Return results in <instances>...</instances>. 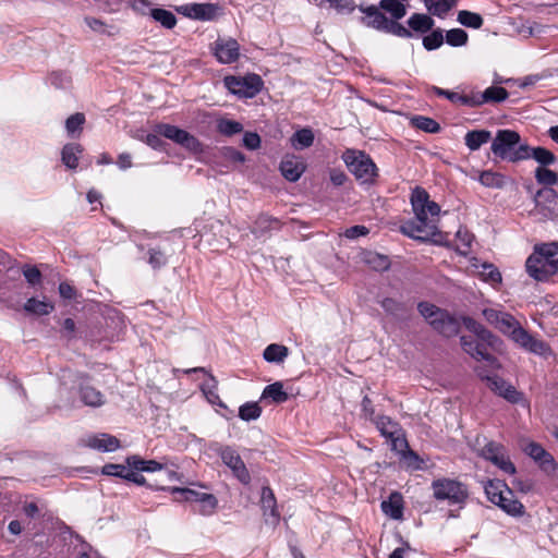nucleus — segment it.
Returning a JSON list of instances; mask_svg holds the SVG:
<instances>
[{
  "mask_svg": "<svg viewBox=\"0 0 558 558\" xmlns=\"http://www.w3.org/2000/svg\"><path fill=\"white\" fill-rule=\"evenodd\" d=\"M482 314L488 324L530 352L543 354L547 350L546 343L530 335L511 314L494 308H484Z\"/></svg>",
  "mask_w": 558,
  "mask_h": 558,
  "instance_id": "nucleus-1",
  "label": "nucleus"
},
{
  "mask_svg": "<svg viewBox=\"0 0 558 558\" xmlns=\"http://www.w3.org/2000/svg\"><path fill=\"white\" fill-rule=\"evenodd\" d=\"M490 149L496 157L510 162L529 159L530 146L521 143V136L513 130H498Z\"/></svg>",
  "mask_w": 558,
  "mask_h": 558,
  "instance_id": "nucleus-2",
  "label": "nucleus"
},
{
  "mask_svg": "<svg viewBox=\"0 0 558 558\" xmlns=\"http://www.w3.org/2000/svg\"><path fill=\"white\" fill-rule=\"evenodd\" d=\"M417 311L430 327L444 337L451 338L459 333L460 320L448 311L428 302H420Z\"/></svg>",
  "mask_w": 558,
  "mask_h": 558,
  "instance_id": "nucleus-3",
  "label": "nucleus"
},
{
  "mask_svg": "<svg viewBox=\"0 0 558 558\" xmlns=\"http://www.w3.org/2000/svg\"><path fill=\"white\" fill-rule=\"evenodd\" d=\"M342 159L348 169L362 183H372L377 177V167L372 158L362 150L347 149Z\"/></svg>",
  "mask_w": 558,
  "mask_h": 558,
  "instance_id": "nucleus-4",
  "label": "nucleus"
},
{
  "mask_svg": "<svg viewBox=\"0 0 558 558\" xmlns=\"http://www.w3.org/2000/svg\"><path fill=\"white\" fill-rule=\"evenodd\" d=\"M432 489L436 500H447L449 505L462 507L469 498L466 485L451 478L444 477L433 481Z\"/></svg>",
  "mask_w": 558,
  "mask_h": 558,
  "instance_id": "nucleus-5",
  "label": "nucleus"
},
{
  "mask_svg": "<svg viewBox=\"0 0 558 558\" xmlns=\"http://www.w3.org/2000/svg\"><path fill=\"white\" fill-rule=\"evenodd\" d=\"M411 205L416 220L430 226L433 230L437 231L435 221L440 213V207L437 203L429 199V195L424 189L416 186L412 191Z\"/></svg>",
  "mask_w": 558,
  "mask_h": 558,
  "instance_id": "nucleus-6",
  "label": "nucleus"
},
{
  "mask_svg": "<svg viewBox=\"0 0 558 558\" xmlns=\"http://www.w3.org/2000/svg\"><path fill=\"white\" fill-rule=\"evenodd\" d=\"M534 208L531 216L538 221L554 220L558 218V194L553 187H543L534 195Z\"/></svg>",
  "mask_w": 558,
  "mask_h": 558,
  "instance_id": "nucleus-7",
  "label": "nucleus"
},
{
  "mask_svg": "<svg viewBox=\"0 0 558 558\" xmlns=\"http://www.w3.org/2000/svg\"><path fill=\"white\" fill-rule=\"evenodd\" d=\"M155 132L181 145L191 153L198 154L203 151L202 143L194 135L175 125L160 123L156 125Z\"/></svg>",
  "mask_w": 558,
  "mask_h": 558,
  "instance_id": "nucleus-8",
  "label": "nucleus"
},
{
  "mask_svg": "<svg viewBox=\"0 0 558 558\" xmlns=\"http://www.w3.org/2000/svg\"><path fill=\"white\" fill-rule=\"evenodd\" d=\"M225 84L228 89L240 97L252 98L257 95L263 87V80L257 74L245 77L227 76Z\"/></svg>",
  "mask_w": 558,
  "mask_h": 558,
  "instance_id": "nucleus-9",
  "label": "nucleus"
},
{
  "mask_svg": "<svg viewBox=\"0 0 558 558\" xmlns=\"http://www.w3.org/2000/svg\"><path fill=\"white\" fill-rule=\"evenodd\" d=\"M461 347L465 353L471 355L476 361H485L493 369L500 367L497 359L488 352L490 345L478 338L470 336H462L460 338Z\"/></svg>",
  "mask_w": 558,
  "mask_h": 558,
  "instance_id": "nucleus-10",
  "label": "nucleus"
},
{
  "mask_svg": "<svg viewBox=\"0 0 558 558\" xmlns=\"http://www.w3.org/2000/svg\"><path fill=\"white\" fill-rule=\"evenodd\" d=\"M218 454L221 458L225 465H227L234 477L239 480L243 485L251 483V474L235 449L230 446H223L218 449Z\"/></svg>",
  "mask_w": 558,
  "mask_h": 558,
  "instance_id": "nucleus-11",
  "label": "nucleus"
},
{
  "mask_svg": "<svg viewBox=\"0 0 558 558\" xmlns=\"http://www.w3.org/2000/svg\"><path fill=\"white\" fill-rule=\"evenodd\" d=\"M481 456L494 463L507 474H514L515 466L506 454L505 447L495 441L487 442L481 450Z\"/></svg>",
  "mask_w": 558,
  "mask_h": 558,
  "instance_id": "nucleus-12",
  "label": "nucleus"
},
{
  "mask_svg": "<svg viewBox=\"0 0 558 558\" xmlns=\"http://www.w3.org/2000/svg\"><path fill=\"white\" fill-rule=\"evenodd\" d=\"M525 268L529 276L537 281H545L557 272L554 262H548L535 252L527 257Z\"/></svg>",
  "mask_w": 558,
  "mask_h": 558,
  "instance_id": "nucleus-13",
  "label": "nucleus"
},
{
  "mask_svg": "<svg viewBox=\"0 0 558 558\" xmlns=\"http://www.w3.org/2000/svg\"><path fill=\"white\" fill-rule=\"evenodd\" d=\"M177 12L194 20L213 21L217 17L220 7L216 3H189L175 8Z\"/></svg>",
  "mask_w": 558,
  "mask_h": 558,
  "instance_id": "nucleus-14",
  "label": "nucleus"
},
{
  "mask_svg": "<svg viewBox=\"0 0 558 558\" xmlns=\"http://www.w3.org/2000/svg\"><path fill=\"white\" fill-rule=\"evenodd\" d=\"M214 56L221 64L235 62L240 57V45L233 38H218L213 45Z\"/></svg>",
  "mask_w": 558,
  "mask_h": 558,
  "instance_id": "nucleus-15",
  "label": "nucleus"
},
{
  "mask_svg": "<svg viewBox=\"0 0 558 558\" xmlns=\"http://www.w3.org/2000/svg\"><path fill=\"white\" fill-rule=\"evenodd\" d=\"M509 94L506 88L500 86H490L483 93H472V108L480 107L484 104L501 102L508 98Z\"/></svg>",
  "mask_w": 558,
  "mask_h": 558,
  "instance_id": "nucleus-16",
  "label": "nucleus"
},
{
  "mask_svg": "<svg viewBox=\"0 0 558 558\" xmlns=\"http://www.w3.org/2000/svg\"><path fill=\"white\" fill-rule=\"evenodd\" d=\"M400 230L404 235L420 241H427L437 233L430 226L424 225L416 219L403 222Z\"/></svg>",
  "mask_w": 558,
  "mask_h": 558,
  "instance_id": "nucleus-17",
  "label": "nucleus"
},
{
  "mask_svg": "<svg viewBox=\"0 0 558 558\" xmlns=\"http://www.w3.org/2000/svg\"><path fill=\"white\" fill-rule=\"evenodd\" d=\"M361 12L365 14L362 22L372 28L384 32L387 28L389 19L380 11L381 9L376 5L357 7Z\"/></svg>",
  "mask_w": 558,
  "mask_h": 558,
  "instance_id": "nucleus-18",
  "label": "nucleus"
},
{
  "mask_svg": "<svg viewBox=\"0 0 558 558\" xmlns=\"http://www.w3.org/2000/svg\"><path fill=\"white\" fill-rule=\"evenodd\" d=\"M78 398L84 405L90 408H100L106 403V396L88 383L78 385Z\"/></svg>",
  "mask_w": 558,
  "mask_h": 558,
  "instance_id": "nucleus-19",
  "label": "nucleus"
},
{
  "mask_svg": "<svg viewBox=\"0 0 558 558\" xmlns=\"http://www.w3.org/2000/svg\"><path fill=\"white\" fill-rule=\"evenodd\" d=\"M464 327L474 333L475 338L480 340L486 341L492 349L497 347L499 339L494 336L488 329H486L481 323L476 322L474 318L469 316H463L461 318Z\"/></svg>",
  "mask_w": 558,
  "mask_h": 558,
  "instance_id": "nucleus-20",
  "label": "nucleus"
},
{
  "mask_svg": "<svg viewBox=\"0 0 558 558\" xmlns=\"http://www.w3.org/2000/svg\"><path fill=\"white\" fill-rule=\"evenodd\" d=\"M494 505L512 517H521L524 514L525 508L523 504L514 497L513 492L509 488H506V493L502 494L500 501H496Z\"/></svg>",
  "mask_w": 558,
  "mask_h": 558,
  "instance_id": "nucleus-21",
  "label": "nucleus"
},
{
  "mask_svg": "<svg viewBox=\"0 0 558 558\" xmlns=\"http://www.w3.org/2000/svg\"><path fill=\"white\" fill-rule=\"evenodd\" d=\"M304 170L305 166L295 157H286L280 163L281 174L290 182L298 181Z\"/></svg>",
  "mask_w": 558,
  "mask_h": 558,
  "instance_id": "nucleus-22",
  "label": "nucleus"
},
{
  "mask_svg": "<svg viewBox=\"0 0 558 558\" xmlns=\"http://www.w3.org/2000/svg\"><path fill=\"white\" fill-rule=\"evenodd\" d=\"M380 507L383 512L393 520H401L403 517V499L399 493H392Z\"/></svg>",
  "mask_w": 558,
  "mask_h": 558,
  "instance_id": "nucleus-23",
  "label": "nucleus"
},
{
  "mask_svg": "<svg viewBox=\"0 0 558 558\" xmlns=\"http://www.w3.org/2000/svg\"><path fill=\"white\" fill-rule=\"evenodd\" d=\"M280 228V221L267 215H259L251 228V232L256 236L260 238L266 233L278 230Z\"/></svg>",
  "mask_w": 558,
  "mask_h": 558,
  "instance_id": "nucleus-24",
  "label": "nucleus"
},
{
  "mask_svg": "<svg viewBox=\"0 0 558 558\" xmlns=\"http://www.w3.org/2000/svg\"><path fill=\"white\" fill-rule=\"evenodd\" d=\"M82 153V145L77 143H69L62 148L61 160L66 168L75 169L78 165V158Z\"/></svg>",
  "mask_w": 558,
  "mask_h": 558,
  "instance_id": "nucleus-25",
  "label": "nucleus"
},
{
  "mask_svg": "<svg viewBox=\"0 0 558 558\" xmlns=\"http://www.w3.org/2000/svg\"><path fill=\"white\" fill-rule=\"evenodd\" d=\"M492 140V133L487 130H473L469 131L464 136L466 147L474 151L481 148L482 145Z\"/></svg>",
  "mask_w": 558,
  "mask_h": 558,
  "instance_id": "nucleus-26",
  "label": "nucleus"
},
{
  "mask_svg": "<svg viewBox=\"0 0 558 558\" xmlns=\"http://www.w3.org/2000/svg\"><path fill=\"white\" fill-rule=\"evenodd\" d=\"M88 446L100 451H114L119 448L120 441L114 436L100 434L89 438Z\"/></svg>",
  "mask_w": 558,
  "mask_h": 558,
  "instance_id": "nucleus-27",
  "label": "nucleus"
},
{
  "mask_svg": "<svg viewBox=\"0 0 558 558\" xmlns=\"http://www.w3.org/2000/svg\"><path fill=\"white\" fill-rule=\"evenodd\" d=\"M380 305L387 314L392 315L397 319L402 320L409 316V308L407 305L392 298H385L380 302Z\"/></svg>",
  "mask_w": 558,
  "mask_h": 558,
  "instance_id": "nucleus-28",
  "label": "nucleus"
},
{
  "mask_svg": "<svg viewBox=\"0 0 558 558\" xmlns=\"http://www.w3.org/2000/svg\"><path fill=\"white\" fill-rule=\"evenodd\" d=\"M24 311L28 314L44 316L50 314L54 310V305L46 300H37L29 298L23 306Z\"/></svg>",
  "mask_w": 558,
  "mask_h": 558,
  "instance_id": "nucleus-29",
  "label": "nucleus"
},
{
  "mask_svg": "<svg viewBox=\"0 0 558 558\" xmlns=\"http://www.w3.org/2000/svg\"><path fill=\"white\" fill-rule=\"evenodd\" d=\"M378 432L386 438H393L399 432V424L387 415H376L372 421Z\"/></svg>",
  "mask_w": 558,
  "mask_h": 558,
  "instance_id": "nucleus-30",
  "label": "nucleus"
},
{
  "mask_svg": "<svg viewBox=\"0 0 558 558\" xmlns=\"http://www.w3.org/2000/svg\"><path fill=\"white\" fill-rule=\"evenodd\" d=\"M424 4L430 14L444 17L456 5V0H424Z\"/></svg>",
  "mask_w": 558,
  "mask_h": 558,
  "instance_id": "nucleus-31",
  "label": "nucleus"
},
{
  "mask_svg": "<svg viewBox=\"0 0 558 558\" xmlns=\"http://www.w3.org/2000/svg\"><path fill=\"white\" fill-rule=\"evenodd\" d=\"M289 354L286 345L271 343L264 350L263 356L269 363H282Z\"/></svg>",
  "mask_w": 558,
  "mask_h": 558,
  "instance_id": "nucleus-32",
  "label": "nucleus"
},
{
  "mask_svg": "<svg viewBox=\"0 0 558 558\" xmlns=\"http://www.w3.org/2000/svg\"><path fill=\"white\" fill-rule=\"evenodd\" d=\"M320 8H333L338 13H351L356 8L354 0H313Z\"/></svg>",
  "mask_w": 558,
  "mask_h": 558,
  "instance_id": "nucleus-33",
  "label": "nucleus"
},
{
  "mask_svg": "<svg viewBox=\"0 0 558 558\" xmlns=\"http://www.w3.org/2000/svg\"><path fill=\"white\" fill-rule=\"evenodd\" d=\"M408 25L415 32L426 33L434 26V20L422 13H414L408 20Z\"/></svg>",
  "mask_w": 558,
  "mask_h": 558,
  "instance_id": "nucleus-34",
  "label": "nucleus"
},
{
  "mask_svg": "<svg viewBox=\"0 0 558 558\" xmlns=\"http://www.w3.org/2000/svg\"><path fill=\"white\" fill-rule=\"evenodd\" d=\"M291 145L298 149H305L313 145L314 133L311 129H301L296 131L291 137Z\"/></svg>",
  "mask_w": 558,
  "mask_h": 558,
  "instance_id": "nucleus-35",
  "label": "nucleus"
},
{
  "mask_svg": "<svg viewBox=\"0 0 558 558\" xmlns=\"http://www.w3.org/2000/svg\"><path fill=\"white\" fill-rule=\"evenodd\" d=\"M262 398L271 399L275 403H283L288 400L289 396L283 390V385L281 381H276L265 387Z\"/></svg>",
  "mask_w": 558,
  "mask_h": 558,
  "instance_id": "nucleus-36",
  "label": "nucleus"
},
{
  "mask_svg": "<svg viewBox=\"0 0 558 558\" xmlns=\"http://www.w3.org/2000/svg\"><path fill=\"white\" fill-rule=\"evenodd\" d=\"M478 180L481 184L492 189H502L507 182V178L504 174L492 170L483 171Z\"/></svg>",
  "mask_w": 558,
  "mask_h": 558,
  "instance_id": "nucleus-37",
  "label": "nucleus"
},
{
  "mask_svg": "<svg viewBox=\"0 0 558 558\" xmlns=\"http://www.w3.org/2000/svg\"><path fill=\"white\" fill-rule=\"evenodd\" d=\"M411 124L412 126L430 134H436L440 131L439 123L425 116H414L411 119Z\"/></svg>",
  "mask_w": 558,
  "mask_h": 558,
  "instance_id": "nucleus-38",
  "label": "nucleus"
},
{
  "mask_svg": "<svg viewBox=\"0 0 558 558\" xmlns=\"http://www.w3.org/2000/svg\"><path fill=\"white\" fill-rule=\"evenodd\" d=\"M156 489L167 490L165 486H156ZM172 494H180L183 497V500L189 502H202L203 498L207 493H201L190 488H181V487H168Z\"/></svg>",
  "mask_w": 558,
  "mask_h": 558,
  "instance_id": "nucleus-39",
  "label": "nucleus"
},
{
  "mask_svg": "<svg viewBox=\"0 0 558 558\" xmlns=\"http://www.w3.org/2000/svg\"><path fill=\"white\" fill-rule=\"evenodd\" d=\"M378 7L389 13L393 20H400L407 14V7L397 0H380Z\"/></svg>",
  "mask_w": 558,
  "mask_h": 558,
  "instance_id": "nucleus-40",
  "label": "nucleus"
},
{
  "mask_svg": "<svg viewBox=\"0 0 558 558\" xmlns=\"http://www.w3.org/2000/svg\"><path fill=\"white\" fill-rule=\"evenodd\" d=\"M432 89L437 96L445 97L453 104H460L462 106L472 107L471 95H460L456 92L442 89L437 86H433Z\"/></svg>",
  "mask_w": 558,
  "mask_h": 558,
  "instance_id": "nucleus-41",
  "label": "nucleus"
},
{
  "mask_svg": "<svg viewBox=\"0 0 558 558\" xmlns=\"http://www.w3.org/2000/svg\"><path fill=\"white\" fill-rule=\"evenodd\" d=\"M481 268L482 269L478 271V275L483 281L492 284L493 287L501 283V274L493 264L484 263Z\"/></svg>",
  "mask_w": 558,
  "mask_h": 558,
  "instance_id": "nucleus-42",
  "label": "nucleus"
},
{
  "mask_svg": "<svg viewBox=\"0 0 558 558\" xmlns=\"http://www.w3.org/2000/svg\"><path fill=\"white\" fill-rule=\"evenodd\" d=\"M457 20L463 26L474 29L481 28L484 23L483 17L478 13L468 10L459 11Z\"/></svg>",
  "mask_w": 558,
  "mask_h": 558,
  "instance_id": "nucleus-43",
  "label": "nucleus"
},
{
  "mask_svg": "<svg viewBox=\"0 0 558 558\" xmlns=\"http://www.w3.org/2000/svg\"><path fill=\"white\" fill-rule=\"evenodd\" d=\"M485 494L488 500L493 504L496 501H500V498L504 493H506L507 485L499 480L488 481L485 485Z\"/></svg>",
  "mask_w": 558,
  "mask_h": 558,
  "instance_id": "nucleus-44",
  "label": "nucleus"
},
{
  "mask_svg": "<svg viewBox=\"0 0 558 558\" xmlns=\"http://www.w3.org/2000/svg\"><path fill=\"white\" fill-rule=\"evenodd\" d=\"M262 508L264 513L266 514L269 511V514L274 518H278L279 513L276 508V498L275 495L269 487H263L262 497H260Z\"/></svg>",
  "mask_w": 558,
  "mask_h": 558,
  "instance_id": "nucleus-45",
  "label": "nucleus"
},
{
  "mask_svg": "<svg viewBox=\"0 0 558 558\" xmlns=\"http://www.w3.org/2000/svg\"><path fill=\"white\" fill-rule=\"evenodd\" d=\"M151 17L159 22L163 27L166 28H173L177 24V17L175 15L165 9H151L150 10Z\"/></svg>",
  "mask_w": 558,
  "mask_h": 558,
  "instance_id": "nucleus-46",
  "label": "nucleus"
},
{
  "mask_svg": "<svg viewBox=\"0 0 558 558\" xmlns=\"http://www.w3.org/2000/svg\"><path fill=\"white\" fill-rule=\"evenodd\" d=\"M475 371L483 380H486L489 389L499 396L502 393L504 388L506 387V381L502 378L498 376H489L482 367H477Z\"/></svg>",
  "mask_w": 558,
  "mask_h": 558,
  "instance_id": "nucleus-47",
  "label": "nucleus"
},
{
  "mask_svg": "<svg viewBox=\"0 0 558 558\" xmlns=\"http://www.w3.org/2000/svg\"><path fill=\"white\" fill-rule=\"evenodd\" d=\"M260 414L262 408L257 402H246L239 409L240 418L246 422L257 420Z\"/></svg>",
  "mask_w": 558,
  "mask_h": 558,
  "instance_id": "nucleus-48",
  "label": "nucleus"
},
{
  "mask_svg": "<svg viewBox=\"0 0 558 558\" xmlns=\"http://www.w3.org/2000/svg\"><path fill=\"white\" fill-rule=\"evenodd\" d=\"M529 158L535 159L542 167L555 162V155L544 147H530Z\"/></svg>",
  "mask_w": 558,
  "mask_h": 558,
  "instance_id": "nucleus-49",
  "label": "nucleus"
},
{
  "mask_svg": "<svg viewBox=\"0 0 558 558\" xmlns=\"http://www.w3.org/2000/svg\"><path fill=\"white\" fill-rule=\"evenodd\" d=\"M535 178L539 184H544L545 187H551L558 182V175L556 172L545 168L538 167L535 170Z\"/></svg>",
  "mask_w": 558,
  "mask_h": 558,
  "instance_id": "nucleus-50",
  "label": "nucleus"
},
{
  "mask_svg": "<svg viewBox=\"0 0 558 558\" xmlns=\"http://www.w3.org/2000/svg\"><path fill=\"white\" fill-rule=\"evenodd\" d=\"M217 130L226 136H231L242 132L243 125L238 121L221 119L218 121Z\"/></svg>",
  "mask_w": 558,
  "mask_h": 558,
  "instance_id": "nucleus-51",
  "label": "nucleus"
},
{
  "mask_svg": "<svg viewBox=\"0 0 558 558\" xmlns=\"http://www.w3.org/2000/svg\"><path fill=\"white\" fill-rule=\"evenodd\" d=\"M534 252L546 258L548 262H554V264H556V258L558 255V242L536 245Z\"/></svg>",
  "mask_w": 558,
  "mask_h": 558,
  "instance_id": "nucleus-52",
  "label": "nucleus"
},
{
  "mask_svg": "<svg viewBox=\"0 0 558 558\" xmlns=\"http://www.w3.org/2000/svg\"><path fill=\"white\" fill-rule=\"evenodd\" d=\"M446 41L452 47L463 46L468 41V34L462 28H452L447 32Z\"/></svg>",
  "mask_w": 558,
  "mask_h": 558,
  "instance_id": "nucleus-53",
  "label": "nucleus"
},
{
  "mask_svg": "<svg viewBox=\"0 0 558 558\" xmlns=\"http://www.w3.org/2000/svg\"><path fill=\"white\" fill-rule=\"evenodd\" d=\"M85 123V116L81 112L70 116L65 121V129L70 136H73L75 132H81L83 124Z\"/></svg>",
  "mask_w": 558,
  "mask_h": 558,
  "instance_id": "nucleus-54",
  "label": "nucleus"
},
{
  "mask_svg": "<svg viewBox=\"0 0 558 558\" xmlns=\"http://www.w3.org/2000/svg\"><path fill=\"white\" fill-rule=\"evenodd\" d=\"M444 43V35L441 29L433 31L429 35L423 38V46L426 50H435Z\"/></svg>",
  "mask_w": 558,
  "mask_h": 558,
  "instance_id": "nucleus-55",
  "label": "nucleus"
},
{
  "mask_svg": "<svg viewBox=\"0 0 558 558\" xmlns=\"http://www.w3.org/2000/svg\"><path fill=\"white\" fill-rule=\"evenodd\" d=\"M365 262L376 270H386L389 268L388 258L377 253H368Z\"/></svg>",
  "mask_w": 558,
  "mask_h": 558,
  "instance_id": "nucleus-56",
  "label": "nucleus"
},
{
  "mask_svg": "<svg viewBox=\"0 0 558 558\" xmlns=\"http://www.w3.org/2000/svg\"><path fill=\"white\" fill-rule=\"evenodd\" d=\"M166 254L160 248H149L148 263L154 269H159L167 264Z\"/></svg>",
  "mask_w": 558,
  "mask_h": 558,
  "instance_id": "nucleus-57",
  "label": "nucleus"
},
{
  "mask_svg": "<svg viewBox=\"0 0 558 558\" xmlns=\"http://www.w3.org/2000/svg\"><path fill=\"white\" fill-rule=\"evenodd\" d=\"M22 272L31 286L35 287L41 283L43 276L36 266L24 265Z\"/></svg>",
  "mask_w": 558,
  "mask_h": 558,
  "instance_id": "nucleus-58",
  "label": "nucleus"
},
{
  "mask_svg": "<svg viewBox=\"0 0 558 558\" xmlns=\"http://www.w3.org/2000/svg\"><path fill=\"white\" fill-rule=\"evenodd\" d=\"M398 20H389L385 33L393 34L398 37L409 38L412 36L410 29L397 22Z\"/></svg>",
  "mask_w": 558,
  "mask_h": 558,
  "instance_id": "nucleus-59",
  "label": "nucleus"
},
{
  "mask_svg": "<svg viewBox=\"0 0 558 558\" xmlns=\"http://www.w3.org/2000/svg\"><path fill=\"white\" fill-rule=\"evenodd\" d=\"M218 505L217 498L213 494H206L197 511L203 515L211 514Z\"/></svg>",
  "mask_w": 558,
  "mask_h": 558,
  "instance_id": "nucleus-60",
  "label": "nucleus"
},
{
  "mask_svg": "<svg viewBox=\"0 0 558 558\" xmlns=\"http://www.w3.org/2000/svg\"><path fill=\"white\" fill-rule=\"evenodd\" d=\"M128 466L123 464H113L109 463L102 466V474L117 476L125 480V474L128 471Z\"/></svg>",
  "mask_w": 558,
  "mask_h": 558,
  "instance_id": "nucleus-61",
  "label": "nucleus"
},
{
  "mask_svg": "<svg viewBox=\"0 0 558 558\" xmlns=\"http://www.w3.org/2000/svg\"><path fill=\"white\" fill-rule=\"evenodd\" d=\"M535 462H537L539 468L546 473H553L556 470L555 460L553 456L546 450Z\"/></svg>",
  "mask_w": 558,
  "mask_h": 558,
  "instance_id": "nucleus-62",
  "label": "nucleus"
},
{
  "mask_svg": "<svg viewBox=\"0 0 558 558\" xmlns=\"http://www.w3.org/2000/svg\"><path fill=\"white\" fill-rule=\"evenodd\" d=\"M535 462H537L539 468L546 473H553L556 470L555 460L553 456L546 450Z\"/></svg>",
  "mask_w": 558,
  "mask_h": 558,
  "instance_id": "nucleus-63",
  "label": "nucleus"
},
{
  "mask_svg": "<svg viewBox=\"0 0 558 558\" xmlns=\"http://www.w3.org/2000/svg\"><path fill=\"white\" fill-rule=\"evenodd\" d=\"M500 396L511 403H518L522 400V393L519 392L512 385L507 383Z\"/></svg>",
  "mask_w": 558,
  "mask_h": 558,
  "instance_id": "nucleus-64",
  "label": "nucleus"
}]
</instances>
